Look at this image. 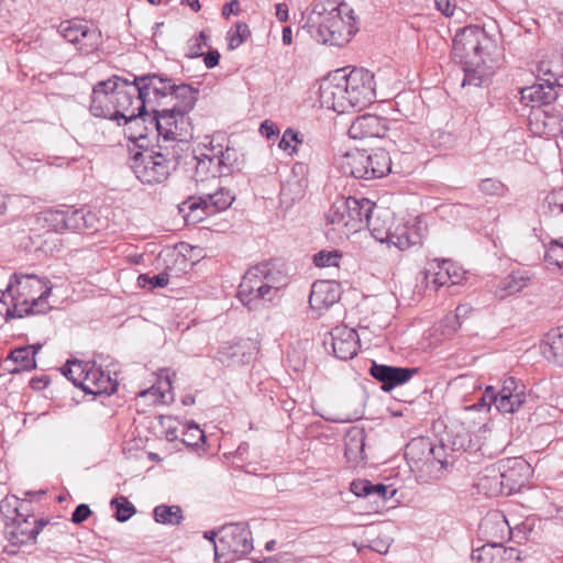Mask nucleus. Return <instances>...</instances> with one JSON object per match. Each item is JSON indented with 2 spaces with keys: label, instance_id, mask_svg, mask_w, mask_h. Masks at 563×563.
Wrapping results in <instances>:
<instances>
[{
  "label": "nucleus",
  "instance_id": "obj_1",
  "mask_svg": "<svg viewBox=\"0 0 563 563\" xmlns=\"http://www.w3.org/2000/svg\"><path fill=\"white\" fill-rule=\"evenodd\" d=\"M134 81L139 88L137 109L144 111L152 107L154 123L157 133L192 136V128L188 113L197 101L198 90L190 85H176L172 78L162 74L134 75Z\"/></svg>",
  "mask_w": 563,
  "mask_h": 563
},
{
  "label": "nucleus",
  "instance_id": "obj_2",
  "mask_svg": "<svg viewBox=\"0 0 563 563\" xmlns=\"http://www.w3.org/2000/svg\"><path fill=\"white\" fill-rule=\"evenodd\" d=\"M319 98L323 107L338 113L362 110L376 99L374 75L364 68H353L347 74L339 69L321 84Z\"/></svg>",
  "mask_w": 563,
  "mask_h": 563
},
{
  "label": "nucleus",
  "instance_id": "obj_3",
  "mask_svg": "<svg viewBox=\"0 0 563 563\" xmlns=\"http://www.w3.org/2000/svg\"><path fill=\"white\" fill-rule=\"evenodd\" d=\"M161 139L157 145L133 154L130 167L135 177L146 185L162 184L177 169L185 147L191 136H166L157 133Z\"/></svg>",
  "mask_w": 563,
  "mask_h": 563
},
{
  "label": "nucleus",
  "instance_id": "obj_4",
  "mask_svg": "<svg viewBox=\"0 0 563 563\" xmlns=\"http://www.w3.org/2000/svg\"><path fill=\"white\" fill-rule=\"evenodd\" d=\"M312 13L321 16L318 26L311 32V36L318 43L343 46L357 31L354 12L345 2H319L314 4Z\"/></svg>",
  "mask_w": 563,
  "mask_h": 563
},
{
  "label": "nucleus",
  "instance_id": "obj_5",
  "mask_svg": "<svg viewBox=\"0 0 563 563\" xmlns=\"http://www.w3.org/2000/svg\"><path fill=\"white\" fill-rule=\"evenodd\" d=\"M374 208L375 203L367 198L347 197L334 201L325 214L327 236L342 240L361 231L366 221V212Z\"/></svg>",
  "mask_w": 563,
  "mask_h": 563
},
{
  "label": "nucleus",
  "instance_id": "obj_6",
  "mask_svg": "<svg viewBox=\"0 0 563 563\" xmlns=\"http://www.w3.org/2000/svg\"><path fill=\"white\" fill-rule=\"evenodd\" d=\"M489 42L482 27L465 26L453 38V55L464 66L479 67L484 63V54Z\"/></svg>",
  "mask_w": 563,
  "mask_h": 563
},
{
  "label": "nucleus",
  "instance_id": "obj_7",
  "mask_svg": "<svg viewBox=\"0 0 563 563\" xmlns=\"http://www.w3.org/2000/svg\"><path fill=\"white\" fill-rule=\"evenodd\" d=\"M114 121H117L119 125H121L120 120H123L124 125H137L140 122H145L144 111L137 109L136 100L139 99V88L134 81V75L130 74L129 78L114 75Z\"/></svg>",
  "mask_w": 563,
  "mask_h": 563
},
{
  "label": "nucleus",
  "instance_id": "obj_8",
  "mask_svg": "<svg viewBox=\"0 0 563 563\" xmlns=\"http://www.w3.org/2000/svg\"><path fill=\"white\" fill-rule=\"evenodd\" d=\"M235 197L231 190L216 186L214 191H207L205 187H199L197 196H191L185 200L179 210L184 212L188 210L194 213L198 210L210 214L227 210L234 201Z\"/></svg>",
  "mask_w": 563,
  "mask_h": 563
},
{
  "label": "nucleus",
  "instance_id": "obj_9",
  "mask_svg": "<svg viewBox=\"0 0 563 563\" xmlns=\"http://www.w3.org/2000/svg\"><path fill=\"white\" fill-rule=\"evenodd\" d=\"M15 284L19 287L18 295L20 297L27 296L30 292H38L37 297L25 298V313H46L52 309L47 302V298L52 292V285L48 280H43L34 275L15 276Z\"/></svg>",
  "mask_w": 563,
  "mask_h": 563
},
{
  "label": "nucleus",
  "instance_id": "obj_10",
  "mask_svg": "<svg viewBox=\"0 0 563 563\" xmlns=\"http://www.w3.org/2000/svg\"><path fill=\"white\" fill-rule=\"evenodd\" d=\"M219 547L221 554L244 556L253 550V537L245 522L227 523L220 528Z\"/></svg>",
  "mask_w": 563,
  "mask_h": 563
},
{
  "label": "nucleus",
  "instance_id": "obj_11",
  "mask_svg": "<svg viewBox=\"0 0 563 563\" xmlns=\"http://www.w3.org/2000/svg\"><path fill=\"white\" fill-rule=\"evenodd\" d=\"M405 455L407 459L416 462L426 460L432 466L439 465L437 478H441L449 466L452 465L446 456H444V446H434L429 439L424 438L411 440L406 446Z\"/></svg>",
  "mask_w": 563,
  "mask_h": 563
},
{
  "label": "nucleus",
  "instance_id": "obj_12",
  "mask_svg": "<svg viewBox=\"0 0 563 563\" xmlns=\"http://www.w3.org/2000/svg\"><path fill=\"white\" fill-rule=\"evenodd\" d=\"M506 489V495L518 492L531 474L530 465L522 457L501 460L496 463Z\"/></svg>",
  "mask_w": 563,
  "mask_h": 563
},
{
  "label": "nucleus",
  "instance_id": "obj_13",
  "mask_svg": "<svg viewBox=\"0 0 563 563\" xmlns=\"http://www.w3.org/2000/svg\"><path fill=\"white\" fill-rule=\"evenodd\" d=\"M260 264L251 267L243 276L238 290V297L249 309H256L258 301H266V291L263 284Z\"/></svg>",
  "mask_w": 563,
  "mask_h": 563
},
{
  "label": "nucleus",
  "instance_id": "obj_14",
  "mask_svg": "<svg viewBox=\"0 0 563 563\" xmlns=\"http://www.w3.org/2000/svg\"><path fill=\"white\" fill-rule=\"evenodd\" d=\"M368 372L373 378L382 384L380 388L388 393L397 386L409 382L418 373V368L398 367L372 362Z\"/></svg>",
  "mask_w": 563,
  "mask_h": 563
},
{
  "label": "nucleus",
  "instance_id": "obj_15",
  "mask_svg": "<svg viewBox=\"0 0 563 563\" xmlns=\"http://www.w3.org/2000/svg\"><path fill=\"white\" fill-rule=\"evenodd\" d=\"M113 90H115L114 75L93 86L90 103V112L92 115L114 121Z\"/></svg>",
  "mask_w": 563,
  "mask_h": 563
},
{
  "label": "nucleus",
  "instance_id": "obj_16",
  "mask_svg": "<svg viewBox=\"0 0 563 563\" xmlns=\"http://www.w3.org/2000/svg\"><path fill=\"white\" fill-rule=\"evenodd\" d=\"M464 271L450 260H433L426 268V279L435 287L460 284Z\"/></svg>",
  "mask_w": 563,
  "mask_h": 563
},
{
  "label": "nucleus",
  "instance_id": "obj_17",
  "mask_svg": "<svg viewBox=\"0 0 563 563\" xmlns=\"http://www.w3.org/2000/svg\"><path fill=\"white\" fill-rule=\"evenodd\" d=\"M53 220L56 222V229L71 231L97 230L96 223L98 222L96 213L85 208L56 211L53 214Z\"/></svg>",
  "mask_w": 563,
  "mask_h": 563
},
{
  "label": "nucleus",
  "instance_id": "obj_18",
  "mask_svg": "<svg viewBox=\"0 0 563 563\" xmlns=\"http://www.w3.org/2000/svg\"><path fill=\"white\" fill-rule=\"evenodd\" d=\"M330 335L335 357L346 361L357 354L360 339L354 329L346 325H339L331 330Z\"/></svg>",
  "mask_w": 563,
  "mask_h": 563
},
{
  "label": "nucleus",
  "instance_id": "obj_19",
  "mask_svg": "<svg viewBox=\"0 0 563 563\" xmlns=\"http://www.w3.org/2000/svg\"><path fill=\"white\" fill-rule=\"evenodd\" d=\"M385 119L366 113L357 117L349 129V135L354 140H364L368 137H382L386 132Z\"/></svg>",
  "mask_w": 563,
  "mask_h": 563
},
{
  "label": "nucleus",
  "instance_id": "obj_20",
  "mask_svg": "<svg viewBox=\"0 0 563 563\" xmlns=\"http://www.w3.org/2000/svg\"><path fill=\"white\" fill-rule=\"evenodd\" d=\"M364 228H367L373 238L380 243H388L393 233L394 217L390 211L375 206L373 211L366 212Z\"/></svg>",
  "mask_w": 563,
  "mask_h": 563
},
{
  "label": "nucleus",
  "instance_id": "obj_21",
  "mask_svg": "<svg viewBox=\"0 0 563 563\" xmlns=\"http://www.w3.org/2000/svg\"><path fill=\"white\" fill-rule=\"evenodd\" d=\"M340 299L336 284L328 280H317L311 286L309 305L313 310L328 309Z\"/></svg>",
  "mask_w": 563,
  "mask_h": 563
},
{
  "label": "nucleus",
  "instance_id": "obj_22",
  "mask_svg": "<svg viewBox=\"0 0 563 563\" xmlns=\"http://www.w3.org/2000/svg\"><path fill=\"white\" fill-rule=\"evenodd\" d=\"M367 152L353 150L340 157L339 166L342 173L357 179H369Z\"/></svg>",
  "mask_w": 563,
  "mask_h": 563
},
{
  "label": "nucleus",
  "instance_id": "obj_23",
  "mask_svg": "<svg viewBox=\"0 0 563 563\" xmlns=\"http://www.w3.org/2000/svg\"><path fill=\"white\" fill-rule=\"evenodd\" d=\"M477 489L486 496L506 495L501 473L496 464L486 466L477 477Z\"/></svg>",
  "mask_w": 563,
  "mask_h": 563
},
{
  "label": "nucleus",
  "instance_id": "obj_24",
  "mask_svg": "<svg viewBox=\"0 0 563 563\" xmlns=\"http://www.w3.org/2000/svg\"><path fill=\"white\" fill-rule=\"evenodd\" d=\"M526 393H515L512 396L497 395V389L487 386L484 391V400L495 401L496 409L501 413H514L526 402Z\"/></svg>",
  "mask_w": 563,
  "mask_h": 563
},
{
  "label": "nucleus",
  "instance_id": "obj_25",
  "mask_svg": "<svg viewBox=\"0 0 563 563\" xmlns=\"http://www.w3.org/2000/svg\"><path fill=\"white\" fill-rule=\"evenodd\" d=\"M70 45H73L80 55L88 56L93 54L102 46L101 31L86 24Z\"/></svg>",
  "mask_w": 563,
  "mask_h": 563
},
{
  "label": "nucleus",
  "instance_id": "obj_26",
  "mask_svg": "<svg viewBox=\"0 0 563 563\" xmlns=\"http://www.w3.org/2000/svg\"><path fill=\"white\" fill-rule=\"evenodd\" d=\"M251 353L247 352V344L244 342H227L223 343L218 353L217 358L225 366H238L250 361Z\"/></svg>",
  "mask_w": 563,
  "mask_h": 563
},
{
  "label": "nucleus",
  "instance_id": "obj_27",
  "mask_svg": "<svg viewBox=\"0 0 563 563\" xmlns=\"http://www.w3.org/2000/svg\"><path fill=\"white\" fill-rule=\"evenodd\" d=\"M260 267L263 284L266 291V301H273L279 297L280 289L287 285V277L279 271H275L269 263H261Z\"/></svg>",
  "mask_w": 563,
  "mask_h": 563
},
{
  "label": "nucleus",
  "instance_id": "obj_28",
  "mask_svg": "<svg viewBox=\"0 0 563 563\" xmlns=\"http://www.w3.org/2000/svg\"><path fill=\"white\" fill-rule=\"evenodd\" d=\"M542 353L549 361L563 366V327L552 329L545 334Z\"/></svg>",
  "mask_w": 563,
  "mask_h": 563
},
{
  "label": "nucleus",
  "instance_id": "obj_29",
  "mask_svg": "<svg viewBox=\"0 0 563 563\" xmlns=\"http://www.w3.org/2000/svg\"><path fill=\"white\" fill-rule=\"evenodd\" d=\"M521 99L536 104H549L559 97V92L544 81H539L520 90Z\"/></svg>",
  "mask_w": 563,
  "mask_h": 563
},
{
  "label": "nucleus",
  "instance_id": "obj_30",
  "mask_svg": "<svg viewBox=\"0 0 563 563\" xmlns=\"http://www.w3.org/2000/svg\"><path fill=\"white\" fill-rule=\"evenodd\" d=\"M365 440L366 435L363 429L352 428L345 437V451L346 459L353 463H358L366 459L365 455Z\"/></svg>",
  "mask_w": 563,
  "mask_h": 563
},
{
  "label": "nucleus",
  "instance_id": "obj_31",
  "mask_svg": "<svg viewBox=\"0 0 563 563\" xmlns=\"http://www.w3.org/2000/svg\"><path fill=\"white\" fill-rule=\"evenodd\" d=\"M369 179L380 178L391 172V158L384 148H376L367 153Z\"/></svg>",
  "mask_w": 563,
  "mask_h": 563
},
{
  "label": "nucleus",
  "instance_id": "obj_32",
  "mask_svg": "<svg viewBox=\"0 0 563 563\" xmlns=\"http://www.w3.org/2000/svg\"><path fill=\"white\" fill-rule=\"evenodd\" d=\"M196 161L195 179L197 181L198 188L206 187V179L217 181L218 178L222 177L220 172L216 169L217 164L212 155L201 154L200 156L196 157Z\"/></svg>",
  "mask_w": 563,
  "mask_h": 563
},
{
  "label": "nucleus",
  "instance_id": "obj_33",
  "mask_svg": "<svg viewBox=\"0 0 563 563\" xmlns=\"http://www.w3.org/2000/svg\"><path fill=\"white\" fill-rule=\"evenodd\" d=\"M530 277L522 272H514L503 278L496 289V295L505 298L521 291L528 286Z\"/></svg>",
  "mask_w": 563,
  "mask_h": 563
},
{
  "label": "nucleus",
  "instance_id": "obj_34",
  "mask_svg": "<svg viewBox=\"0 0 563 563\" xmlns=\"http://www.w3.org/2000/svg\"><path fill=\"white\" fill-rule=\"evenodd\" d=\"M388 244L404 251L410 246L421 244V235L413 228L401 224L393 230Z\"/></svg>",
  "mask_w": 563,
  "mask_h": 563
},
{
  "label": "nucleus",
  "instance_id": "obj_35",
  "mask_svg": "<svg viewBox=\"0 0 563 563\" xmlns=\"http://www.w3.org/2000/svg\"><path fill=\"white\" fill-rule=\"evenodd\" d=\"M7 362H12L14 364L13 367L9 368L13 374L36 367V362L32 355L31 346L14 349L7 358Z\"/></svg>",
  "mask_w": 563,
  "mask_h": 563
},
{
  "label": "nucleus",
  "instance_id": "obj_36",
  "mask_svg": "<svg viewBox=\"0 0 563 563\" xmlns=\"http://www.w3.org/2000/svg\"><path fill=\"white\" fill-rule=\"evenodd\" d=\"M154 519L162 525L178 526L183 521V510L177 505H158L154 508Z\"/></svg>",
  "mask_w": 563,
  "mask_h": 563
},
{
  "label": "nucleus",
  "instance_id": "obj_37",
  "mask_svg": "<svg viewBox=\"0 0 563 563\" xmlns=\"http://www.w3.org/2000/svg\"><path fill=\"white\" fill-rule=\"evenodd\" d=\"M563 73L562 58L556 56L554 59H543L537 68L538 81L550 82L553 78L559 77Z\"/></svg>",
  "mask_w": 563,
  "mask_h": 563
},
{
  "label": "nucleus",
  "instance_id": "obj_38",
  "mask_svg": "<svg viewBox=\"0 0 563 563\" xmlns=\"http://www.w3.org/2000/svg\"><path fill=\"white\" fill-rule=\"evenodd\" d=\"M85 25L86 23L79 19L65 20L56 26V32L65 42L71 44Z\"/></svg>",
  "mask_w": 563,
  "mask_h": 563
},
{
  "label": "nucleus",
  "instance_id": "obj_39",
  "mask_svg": "<svg viewBox=\"0 0 563 563\" xmlns=\"http://www.w3.org/2000/svg\"><path fill=\"white\" fill-rule=\"evenodd\" d=\"M84 373H85V369L82 367L81 362H79V361H69L63 367L64 376L68 380H70L74 384V386L86 389V386L84 385V382H85Z\"/></svg>",
  "mask_w": 563,
  "mask_h": 563
},
{
  "label": "nucleus",
  "instance_id": "obj_40",
  "mask_svg": "<svg viewBox=\"0 0 563 563\" xmlns=\"http://www.w3.org/2000/svg\"><path fill=\"white\" fill-rule=\"evenodd\" d=\"M544 260L563 269V239L551 240L545 249Z\"/></svg>",
  "mask_w": 563,
  "mask_h": 563
},
{
  "label": "nucleus",
  "instance_id": "obj_41",
  "mask_svg": "<svg viewBox=\"0 0 563 563\" xmlns=\"http://www.w3.org/2000/svg\"><path fill=\"white\" fill-rule=\"evenodd\" d=\"M500 552V543H486L472 551V560L476 563H494L496 552Z\"/></svg>",
  "mask_w": 563,
  "mask_h": 563
},
{
  "label": "nucleus",
  "instance_id": "obj_42",
  "mask_svg": "<svg viewBox=\"0 0 563 563\" xmlns=\"http://www.w3.org/2000/svg\"><path fill=\"white\" fill-rule=\"evenodd\" d=\"M111 506L115 508V519L119 522H125L136 511L132 503L126 497L120 496L111 500Z\"/></svg>",
  "mask_w": 563,
  "mask_h": 563
},
{
  "label": "nucleus",
  "instance_id": "obj_43",
  "mask_svg": "<svg viewBox=\"0 0 563 563\" xmlns=\"http://www.w3.org/2000/svg\"><path fill=\"white\" fill-rule=\"evenodd\" d=\"M342 253L338 250H322L313 255V263L317 267H338Z\"/></svg>",
  "mask_w": 563,
  "mask_h": 563
},
{
  "label": "nucleus",
  "instance_id": "obj_44",
  "mask_svg": "<svg viewBox=\"0 0 563 563\" xmlns=\"http://www.w3.org/2000/svg\"><path fill=\"white\" fill-rule=\"evenodd\" d=\"M430 142L433 147L440 150H449L455 145L456 137L450 131L438 129L431 133Z\"/></svg>",
  "mask_w": 563,
  "mask_h": 563
},
{
  "label": "nucleus",
  "instance_id": "obj_45",
  "mask_svg": "<svg viewBox=\"0 0 563 563\" xmlns=\"http://www.w3.org/2000/svg\"><path fill=\"white\" fill-rule=\"evenodd\" d=\"M418 102V98L412 92L398 93L395 98L397 111L405 118L415 115L411 104Z\"/></svg>",
  "mask_w": 563,
  "mask_h": 563
},
{
  "label": "nucleus",
  "instance_id": "obj_46",
  "mask_svg": "<svg viewBox=\"0 0 563 563\" xmlns=\"http://www.w3.org/2000/svg\"><path fill=\"white\" fill-rule=\"evenodd\" d=\"M181 441L187 446L197 445L199 441L205 440L203 431L195 423H188L181 427Z\"/></svg>",
  "mask_w": 563,
  "mask_h": 563
},
{
  "label": "nucleus",
  "instance_id": "obj_47",
  "mask_svg": "<svg viewBox=\"0 0 563 563\" xmlns=\"http://www.w3.org/2000/svg\"><path fill=\"white\" fill-rule=\"evenodd\" d=\"M168 274L159 273L157 275L150 276L147 274H141L137 277V284L142 288L154 289L157 287H165L168 285Z\"/></svg>",
  "mask_w": 563,
  "mask_h": 563
},
{
  "label": "nucleus",
  "instance_id": "obj_48",
  "mask_svg": "<svg viewBox=\"0 0 563 563\" xmlns=\"http://www.w3.org/2000/svg\"><path fill=\"white\" fill-rule=\"evenodd\" d=\"M478 189L486 196H503L507 190L506 186L497 178H485L481 180Z\"/></svg>",
  "mask_w": 563,
  "mask_h": 563
},
{
  "label": "nucleus",
  "instance_id": "obj_49",
  "mask_svg": "<svg viewBox=\"0 0 563 563\" xmlns=\"http://www.w3.org/2000/svg\"><path fill=\"white\" fill-rule=\"evenodd\" d=\"M229 47L231 49L238 48L242 43L246 41L251 32L245 23H236L235 29L229 33Z\"/></svg>",
  "mask_w": 563,
  "mask_h": 563
},
{
  "label": "nucleus",
  "instance_id": "obj_50",
  "mask_svg": "<svg viewBox=\"0 0 563 563\" xmlns=\"http://www.w3.org/2000/svg\"><path fill=\"white\" fill-rule=\"evenodd\" d=\"M233 155L234 152L230 148H227L225 151L220 150L218 153L212 154L217 164L216 169L220 172L221 176H227L231 173Z\"/></svg>",
  "mask_w": 563,
  "mask_h": 563
},
{
  "label": "nucleus",
  "instance_id": "obj_51",
  "mask_svg": "<svg viewBox=\"0 0 563 563\" xmlns=\"http://www.w3.org/2000/svg\"><path fill=\"white\" fill-rule=\"evenodd\" d=\"M520 560L519 551L515 548H505L500 544V552H496L494 563H517Z\"/></svg>",
  "mask_w": 563,
  "mask_h": 563
},
{
  "label": "nucleus",
  "instance_id": "obj_52",
  "mask_svg": "<svg viewBox=\"0 0 563 563\" xmlns=\"http://www.w3.org/2000/svg\"><path fill=\"white\" fill-rule=\"evenodd\" d=\"M396 493V489L390 488V486L384 484H373V489L371 493V497L375 503L386 501L390 499Z\"/></svg>",
  "mask_w": 563,
  "mask_h": 563
},
{
  "label": "nucleus",
  "instance_id": "obj_53",
  "mask_svg": "<svg viewBox=\"0 0 563 563\" xmlns=\"http://www.w3.org/2000/svg\"><path fill=\"white\" fill-rule=\"evenodd\" d=\"M302 142L301 139H299V133L294 131L292 129H287L280 141H279V144L278 146L284 150V151H289L291 150L292 152L295 151L296 146L292 145V143H298L300 144Z\"/></svg>",
  "mask_w": 563,
  "mask_h": 563
},
{
  "label": "nucleus",
  "instance_id": "obj_54",
  "mask_svg": "<svg viewBox=\"0 0 563 563\" xmlns=\"http://www.w3.org/2000/svg\"><path fill=\"white\" fill-rule=\"evenodd\" d=\"M439 327L442 329L444 336H451L461 327V321L456 316L450 313L441 320Z\"/></svg>",
  "mask_w": 563,
  "mask_h": 563
},
{
  "label": "nucleus",
  "instance_id": "obj_55",
  "mask_svg": "<svg viewBox=\"0 0 563 563\" xmlns=\"http://www.w3.org/2000/svg\"><path fill=\"white\" fill-rule=\"evenodd\" d=\"M373 483L367 479H356L351 483V492L357 497H371Z\"/></svg>",
  "mask_w": 563,
  "mask_h": 563
},
{
  "label": "nucleus",
  "instance_id": "obj_56",
  "mask_svg": "<svg viewBox=\"0 0 563 563\" xmlns=\"http://www.w3.org/2000/svg\"><path fill=\"white\" fill-rule=\"evenodd\" d=\"M464 79L462 85L466 86H481L483 82V77L478 73V67L476 66H464Z\"/></svg>",
  "mask_w": 563,
  "mask_h": 563
},
{
  "label": "nucleus",
  "instance_id": "obj_57",
  "mask_svg": "<svg viewBox=\"0 0 563 563\" xmlns=\"http://www.w3.org/2000/svg\"><path fill=\"white\" fill-rule=\"evenodd\" d=\"M207 38L208 36L206 33L201 31L199 35L192 40V43L189 46L188 57L195 58L202 56L203 53L201 49L207 45Z\"/></svg>",
  "mask_w": 563,
  "mask_h": 563
},
{
  "label": "nucleus",
  "instance_id": "obj_58",
  "mask_svg": "<svg viewBox=\"0 0 563 563\" xmlns=\"http://www.w3.org/2000/svg\"><path fill=\"white\" fill-rule=\"evenodd\" d=\"M515 393H525V386L518 385L515 378L505 379L503 387L497 390V395L512 396Z\"/></svg>",
  "mask_w": 563,
  "mask_h": 563
},
{
  "label": "nucleus",
  "instance_id": "obj_59",
  "mask_svg": "<svg viewBox=\"0 0 563 563\" xmlns=\"http://www.w3.org/2000/svg\"><path fill=\"white\" fill-rule=\"evenodd\" d=\"M48 523L45 519L34 520V527L30 529L27 538L19 539L20 543H35L40 532Z\"/></svg>",
  "mask_w": 563,
  "mask_h": 563
},
{
  "label": "nucleus",
  "instance_id": "obj_60",
  "mask_svg": "<svg viewBox=\"0 0 563 563\" xmlns=\"http://www.w3.org/2000/svg\"><path fill=\"white\" fill-rule=\"evenodd\" d=\"M547 202H548L552 213H555V214L563 213V194L552 192V194L548 195Z\"/></svg>",
  "mask_w": 563,
  "mask_h": 563
},
{
  "label": "nucleus",
  "instance_id": "obj_61",
  "mask_svg": "<svg viewBox=\"0 0 563 563\" xmlns=\"http://www.w3.org/2000/svg\"><path fill=\"white\" fill-rule=\"evenodd\" d=\"M91 515V510L88 505L80 504L78 505L71 514V521L74 523L84 522Z\"/></svg>",
  "mask_w": 563,
  "mask_h": 563
},
{
  "label": "nucleus",
  "instance_id": "obj_62",
  "mask_svg": "<svg viewBox=\"0 0 563 563\" xmlns=\"http://www.w3.org/2000/svg\"><path fill=\"white\" fill-rule=\"evenodd\" d=\"M437 9L445 16H452L455 10L453 0H435Z\"/></svg>",
  "mask_w": 563,
  "mask_h": 563
},
{
  "label": "nucleus",
  "instance_id": "obj_63",
  "mask_svg": "<svg viewBox=\"0 0 563 563\" xmlns=\"http://www.w3.org/2000/svg\"><path fill=\"white\" fill-rule=\"evenodd\" d=\"M260 131L262 135L266 136L267 139L275 137L279 134V130L277 129V126L268 120L262 122Z\"/></svg>",
  "mask_w": 563,
  "mask_h": 563
},
{
  "label": "nucleus",
  "instance_id": "obj_64",
  "mask_svg": "<svg viewBox=\"0 0 563 563\" xmlns=\"http://www.w3.org/2000/svg\"><path fill=\"white\" fill-rule=\"evenodd\" d=\"M203 538L212 543L214 555L218 556L221 552L219 547L220 529L205 531Z\"/></svg>",
  "mask_w": 563,
  "mask_h": 563
}]
</instances>
